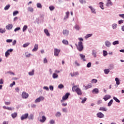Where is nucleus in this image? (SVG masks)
<instances>
[{"mask_svg": "<svg viewBox=\"0 0 124 124\" xmlns=\"http://www.w3.org/2000/svg\"><path fill=\"white\" fill-rule=\"evenodd\" d=\"M75 45L77 46V48L79 52H82V51H83V49H84V46L83 45V43L82 42L79 41L78 43V45L76 44Z\"/></svg>", "mask_w": 124, "mask_h": 124, "instance_id": "f257e3e1", "label": "nucleus"}, {"mask_svg": "<svg viewBox=\"0 0 124 124\" xmlns=\"http://www.w3.org/2000/svg\"><path fill=\"white\" fill-rule=\"evenodd\" d=\"M69 95H70V93H66V94L64 96H63L62 98V100H61V102H63L64 100H66L68 98V97L69 96Z\"/></svg>", "mask_w": 124, "mask_h": 124, "instance_id": "f03ea898", "label": "nucleus"}, {"mask_svg": "<svg viewBox=\"0 0 124 124\" xmlns=\"http://www.w3.org/2000/svg\"><path fill=\"white\" fill-rule=\"evenodd\" d=\"M60 53H61V49H59L58 48H54V56H55V57H58Z\"/></svg>", "mask_w": 124, "mask_h": 124, "instance_id": "7ed1b4c3", "label": "nucleus"}, {"mask_svg": "<svg viewBox=\"0 0 124 124\" xmlns=\"http://www.w3.org/2000/svg\"><path fill=\"white\" fill-rule=\"evenodd\" d=\"M44 99H45L44 97L42 96H40L35 100V103H37L38 102H40V101H43Z\"/></svg>", "mask_w": 124, "mask_h": 124, "instance_id": "20e7f679", "label": "nucleus"}, {"mask_svg": "<svg viewBox=\"0 0 124 124\" xmlns=\"http://www.w3.org/2000/svg\"><path fill=\"white\" fill-rule=\"evenodd\" d=\"M22 97L24 99L28 98V97H29V94L25 92H23L22 93Z\"/></svg>", "mask_w": 124, "mask_h": 124, "instance_id": "39448f33", "label": "nucleus"}, {"mask_svg": "<svg viewBox=\"0 0 124 124\" xmlns=\"http://www.w3.org/2000/svg\"><path fill=\"white\" fill-rule=\"evenodd\" d=\"M28 117H29V114L26 113L25 114H23L20 117V119H21V121H23V120H26V119H28Z\"/></svg>", "mask_w": 124, "mask_h": 124, "instance_id": "423d86ee", "label": "nucleus"}, {"mask_svg": "<svg viewBox=\"0 0 124 124\" xmlns=\"http://www.w3.org/2000/svg\"><path fill=\"white\" fill-rule=\"evenodd\" d=\"M96 116L99 119H101L102 118H104V114L102 112H98L97 113Z\"/></svg>", "mask_w": 124, "mask_h": 124, "instance_id": "0eeeda50", "label": "nucleus"}, {"mask_svg": "<svg viewBox=\"0 0 124 124\" xmlns=\"http://www.w3.org/2000/svg\"><path fill=\"white\" fill-rule=\"evenodd\" d=\"M62 33L63 35H65L66 36H67V35L69 34V31L67 30H63Z\"/></svg>", "mask_w": 124, "mask_h": 124, "instance_id": "6e6552de", "label": "nucleus"}, {"mask_svg": "<svg viewBox=\"0 0 124 124\" xmlns=\"http://www.w3.org/2000/svg\"><path fill=\"white\" fill-rule=\"evenodd\" d=\"M110 98H111V96L109 95H106L104 97L103 99H104L105 101H107V100H108V99H110Z\"/></svg>", "mask_w": 124, "mask_h": 124, "instance_id": "1a4fd4ad", "label": "nucleus"}, {"mask_svg": "<svg viewBox=\"0 0 124 124\" xmlns=\"http://www.w3.org/2000/svg\"><path fill=\"white\" fill-rule=\"evenodd\" d=\"M76 92L78 94V95H81L82 94V91H81V89L79 88H77Z\"/></svg>", "mask_w": 124, "mask_h": 124, "instance_id": "9d476101", "label": "nucleus"}, {"mask_svg": "<svg viewBox=\"0 0 124 124\" xmlns=\"http://www.w3.org/2000/svg\"><path fill=\"white\" fill-rule=\"evenodd\" d=\"M38 49V44H35L33 49L32 50V52H35L37 51Z\"/></svg>", "mask_w": 124, "mask_h": 124, "instance_id": "9b49d317", "label": "nucleus"}, {"mask_svg": "<svg viewBox=\"0 0 124 124\" xmlns=\"http://www.w3.org/2000/svg\"><path fill=\"white\" fill-rule=\"evenodd\" d=\"M100 111H102L103 112H106L107 111V108L104 107H101L99 108Z\"/></svg>", "mask_w": 124, "mask_h": 124, "instance_id": "f8f14e48", "label": "nucleus"}, {"mask_svg": "<svg viewBox=\"0 0 124 124\" xmlns=\"http://www.w3.org/2000/svg\"><path fill=\"white\" fill-rule=\"evenodd\" d=\"M79 55L81 60H83V62H86V59H85L86 56L82 54H79Z\"/></svg>", "mask_w": 124, "mask_h": 124, "instance_id": "ddd939ff", "label": "nucleus"}, {"mask_svg": "<svg viewBox=\"0 0 124 124\" xmlns=\"http://www.w3.org/2000/svg\"><path fill=\"white\" fill-rule=\"evenodd\" d=\"M89 8L91 10L92 13L95 14L96 13L95 12V9L93 8L92 6H89Z\"/></svg>", "mask_w": 124, "mask_h": 124, "instance_id": "4468645a", "label": "nucleus"}, {"mask_svg": "<svg viewBox=\"0 0 124 124\" xmlns=\"http://www.w3.org/2000/svg\"><path fill=\"white\" fill-rule=\"evenodd\" d=\"M12 28H13V25H12V24H9L6 26V29H7V30H11Z\"/></svg>", "mask_w": 124, "mask_h": 124, "instance_id": "2eb2a0df", "label": "nucleus"}, {"mask_svg": "<svg viewBox=\"0 0 124 124\" xmlns=\"http://www.w3.org/2000/svg\"><path fill=\"white\" fill-rule=\"evenodd\" d=\"M46 121V117H45V116H42V119L40 120V122L41 123H44Z\"/></svg>", "mask_w": 124, "mask_h": 124, "instance_id": "dca6fc26", "label": "nucleus"}, {"mask_svg": "<svg viewBox=\"0 0 124 124\" xmlns=\"http://www.w3.org/2000/svg\"><path fill=\"white\" fill-rule=\"evenodd\" d=\"M44 32L47 36H50V33H49V31H48V30L45 29Z\"/></svg>", "mask_w": 124, "mask_h": 124, "instance_id": "f3484780", "label": "nucleus"}, {"mask_svg": "<svg viewBox=\"0 0 124 124\" xmlns=\"http://www.w3.org/2000/svg\"><path fill=\"white\" fill-rule=\"evenodd\" d=\"M105 44L107 47H110L111 46V43L108 41H106Z\"/></svg>", "mask_w": 124, "mask_h": 124, "instance_id": "a211bd4d", "label": "nucleus"}, {"mask_svg": "<svg viewBox=\"0 0 124 124\" xmlns=\"http://www.w3.org/2000/svg\"><path fill=\"white\" fill-rule=\"evenodd\" d=\"M17 112H14V113H12L11 114V116L13 118V119H15L16 117H17Z\"/></svg>", "mask_w": 124, "mask_h": 124, "instance_id": "6ab92c4d", "label": "nucleus"}, {"mask_svg": "<svg viewBox=\"0 0 124 124\" xmlns=\"http://www.w3.org/2000/svg\"><path fill=\"white\" fill-rule=\"evenodd\" d=\"M85 90H88V89H91L92 88V84H89L86 86H84Z\"/></svg>", "mask_w": 124, "mask_h": 124, "instance_id": "aec40b11", "label": "nucleus"}, {"mask_svg": "<svg viewBox=\"0 0 124 124\" xmlns=\"http://www.w3.org/2000/svg\"><path fill=\"white\" fill-rule=\"evenodd\" d=\"M113 3L111 1V0H108V3H107V6H109V5H112Z\"/></svg>", "mask_w": 124, "mask_h": 124, "instance_id": "412c9836", "label": "nucleus"}, {"mask_svg": "<svg viewBox=\"0 0 124 124\" xmlns=\"http://www.w3.org/2000/svg\"><path fill=\"white\" fill-rule=\"evenodd\" d=\"M62 42V44H64L65 45H68V41L66 40H63Z\"/></svg>", "mask_w": 124, "mask_h": 124, "instance_id": "4be33fe9", "label": "nucleus"}, {"mask_svg": "<svg viewBox=\"0 0 124 124\" xmlns=\"http://www.w3.org/2000/svg\"><path fill=\"white\" fill-rule=\"evenodd\" d=\"M93 93H98V90L97 88H95L93 90Z\"/></svg>", "mask_w": 124, "mask_h": 124, "instance_id": "5701e85b", "label": "nucleus"}, {"mask_svg": "<svg viewBox=\"0 0 124 124\" xmlns=\"http://www.w3.org/2000/svg\"><path fill=\"white\" fill-rule=\"evenodd\" d=\"M27 29H28V26L24 25L23 29H22V31H23V32L24 31H27Z\"/></svg>", "mask_w": 124, "mask_h": 124, "instance_id": "b1692460", "label": "nucleus"}, {"mask_svg": "<svg viewBox=\"0 0 124 124\" xmlns=\"http://www.w3.org/2000/svg\"><path fill=\"white\" fill-rule=\"evenodd\" d=\"M99 4H100V7L102 9H104V6H103V2H100Z\"/></svg>", "mask_w": 124, "mask_h": 124, "instance_id": "393cba45", "label": "nucleus"}, {"mask_svg": "<svg viewBox=\"0 0 124 124\" xmlns=\"http://www.w3.org/2000/svg\"><path fill=\"white\" fill-rule=\"evenodd\" d=\"M110 72V70L109 69H106L104 70V73L105 74H108Z\"/></svg>", "mask_w": 124, "mask_h": 124, "instance_id": "a878e982", "label": "nucleus"}, {"mask_svg": "<svg viewBox=\"0 0 124 124\" xmlns=\"http://www.w3.org/2000/svg\"><path fill=\"white\" fill-rule=\"evenodd\" d=\"M115 81L116 82V84L117 85H120V80L119 79V78H115Z\"/></svg>", "mask_w": 124, "mask_h": 124, "instance_id": "bb28decb", "label": "nucleus"}, {"mask_svg": "<svg viewBox=\"0 0 124 124\" xmlns=\"http://www.w3.org/2000/svg\"><path fill=\"white\" fill-rule=\"evenodd\" d=\"M28 11H30V12H33V8H32L31 7H29L28 8Z\"/></svg>", "mask_w": 124, "mask_h": 124, "instance_id": "cd10ccee", "label": "nucleus"}, {"mask_svg": "<svg viewBox=\"0 0 124 124\" xmlns=\"http://www.w3.org/2000/svg\"><path fill=\"white\" fill-rule=\"evenodd\" d=\"M52 77L53 79H56V78H58V74L54 73L52 75Z\"/></svg>", "mask_w": 124, "mask_h": 124, "instance_id": "c85d7f7f", "label": "nucleus"}, {"mask_svg": "<svg viewBox=\"0 0 124 124\" xmlns=\"http://www.w3.org/2000/svg\"><path fill=\"white\" fill-rule=\"evenodd\" d=\"M77 86H74L72 87V91L73 92H76V90H77Z\"/></svg>", "mask_w": 124, "mask_h": 124, "instance_id": "c756f323", "label": "nucleus"}, {"mask_svg": "<svg viewBox=\"0 0 124 124\" xmlns=\"http://www.w3.org/2000/svg\"><path fill=\"white\" fill-rule=\"evenodd\" d=\"M112 104H113V99H111L108 103V106L109 107L110 106H111V105H112Z\"/></svg>", "mask_w": 124, "mask_h": 124, "instance_id": "7c9ffc66", "label": "nucleus"}, {"mask_svg": "<svg viewBox=\"0 0 124 124\" xmlns=\"http://www.w3.org/2000/svg\"><path fill=\"white\" fill-rule=\"evenodd\" d=\"M69 16V12H66V16L64 18V19H67Z\"/></svg>", "mask_w": 124, "mask_h": 124, "instance_id": "2f4dec72", "label": "nucleus"}, {"mask_svg": "<svg viewBox=\"0 0 124 124\" xmlns=\"http://www.w3.org/2000/svg\"><path fill=\"white\" fill-rule=\"evenodd\" d=\"M9 7H10V5L8 4L4 7V10H8L9 9Z\"/></svg>", "mask_w": 124, "mask_h": 124, "instance_id": "473e14b6", "label": "nucleus"}, {"mask_svg": "<svg viewBox=\"0 0 124 124\" xmlns=\"http://www.w3.org/2000/svg\"><path fill=\"white\" fill-rule=\"evenodd\" d=\"M34 74V70H32L31 72H30L29 73V75H30V76H31Z\"/></svg>", "mask_w": 124, "mask_h": 124, "instance_id": "72a5a7b5", "label": "nucleus"}, {"mask_svg": "<svg viewBox=\"0 0 124 124\" xmlns=\"http://www.w3.org/2000/svg\"><path fill=\"white\" fill-rule=\"evenodd\" d=\"M30 45V43H27L26 44H24L23 45V47L24 48H26V47H28V46H29Z\"/></svg>", "mask_w": 124, "mask_h": 124, "instance_id": "f704fd0d", "label": "nucleus"}, {"mask_svg": "<svg viewBox=\"0 0 124 124\" xmlns=\"http://www.w3.org/2000/svg\"><path fill=\"white\" fill-rule=\"evenodd\" d=\"M92 35H93V34H88L85 37V38L86 39H88V38H89V37H91Z\"/></svg>", "mask_w": 124, "mask_h": 124, "instance_id": "c9c22d12", "label": "nucleus"}, {"mask_svg": "<svg viewBox=\"0 0 124 124\" xmlns=\"http://www.w3.org/2000/svg\"><path fill=\"white\" fill-rule=\"evenodd\" d=\"M18 13L19 12H18V11H15L13 12V16H16V15H17V14H18Z\"/></svg>", "mask_w": 124, "mask_h": 124, "instance_id": "e433bc0d", "label": "nucleus"}, {"mask_svg": "<svg viewBox=\"0 0 124 124\" xmlns=\"http://www.w3.org/2000/svg\"><path fill=\"white\" fill-rule=\"evenodd\" d=\"M113 99L114 100H115V101L116 102H117L118 103H120V100H118V98L116 97H113Z\"/></svg>", "mask_w": 124, "mask_h": 124, "instance_id": "4c0bfd02", "label": "nucleus"}, {"mask_svg": "<svg viewBox=\"0 0 124 124\" xmlns=\"http://www.w3.org/2000/svg\"><path fill=\"white\" fill-rule=\"evenodd\" d=\"M29 120H33V114H30V115L29 116Z\"/></svg>", "mask_w": 124, "mask_h": 124, "instance_id": "58836bf2", "label": "nucleus"}, {"mask_svg": "<svg viewBox=\"0 0 124 124\" xmlns=\"http://www.w3.org/2000/svg\"><path fill=\"white\" fill-rule=\"evenodd\" d=\"M117 27H118V25H117L116 24H112V28L113 30H115V29H117Z\"/></svg>", "mask_w": 124, "mask_h": 124, "instance_id": "ea45409f", "label": "nucleus"}, {"mask_svg": "<svg viewBox=\"0 0 124 124\" xmlns=\"http://www.w3.org/2000/svg\"><path fill=\"white\" fill-rule=\"evenodd\" d=\"M119 41H115L112 43L113 45H117L119 44Z\"/></svg>", "mask_w": 124, "mask_h": 124, "instance_id": "a19ab883", "label": "nucleus"}, {"mask_svg": "<svg viewBox=\"0 0 124 124\" xmlns=\"http://www.w3.org/2000/svg\"><path fill=\"white\" fill-rule=\"evenodd\" d=\"M5 57H6V58H7V57H8V56H9V55H10V53H9V52L7 50L5 52Z\"/></svg>", "mask_w": 124, "mask_h": 124, "instance_id": "79ce46f5", "label": "nucleus"}, {"mask_svg": "<svg viewBox=\"0 0 124 124\" xmlns=\"http://www.w3.org/2000/svg\"><path fill=\"white\" fill-rule=\"evenodd\" d=\"M107 55H108L107 51L104 50L103 51V56L104 57H106Z\"/></svg>", "mask_w": 124, "mask_h": 124, "instance_id": "37998d69", "label": "nucleus"}, {"mask_svg": "<svg viewBox=\"0 0 124 124\" xmlns=\"http://www.w3.org/2000/svg\"><path fill=\"white\" fill-rule=\"evenodd\" d=\"M37 7L38 8H41L42 7V5H41V4L38 3H37Z\"/></svg>", "mask_w": 124, "mask_h": 124, "instance_id": "c03bdc74", "label": "nucleus"}, {"mask_svg": "<svg viewBox=\"0 0 124 124\" xmlns=\"http://www.w3.org/2000/svg\"><path fill=\"white\" fill-rule=\"evenodd\" d=\"M25 56H26V58H29V57H31V54L29 53L28 52H26L25 53Z\"/></svg>", "mask_w": 124, "mask_h": 124, "instance_id": "a18cd8bd", "label": "nucleus"}, {"mask_svg": "<svg viewBox=\"0 0 124 124\" xmlns=\"http://www.w3.org/2000/svg\"><path fill=\"white\" fill-rule=\"evenodd\" d=\"M7 110H9V111H12V110H14V108L11 107H8Z\"/></svg>", "mask_w": 124, "mask_h": 124, "instance_id": "49530a36", "label": "nucleus"}, {"mask_svg": "<svg viewBox=\"0 0 124 124\" xmlns=\"http://www.w3.org/2000/svg\"><path fill=\"white\" fill-rule=\"evenodd\" d=\"M20 30H21V28H20V27H17V28H16L14 30V31L16 32V31H20Z\"/></svg>", "mask_w": 124, "mask_h": 124, "instance_id": "de8ad7c7", "label": "nucleus"}, {"mask_svg": "<svg viewBox=\"0 0 124 124\" xmlns=\"http://www.w3.org/2000/svg\"><path fill=\"white\" fill-rule=\"evenodd\" d=\"M61 115H62V114L61 113V112H58L56 113V117H60Z\"/></svg>", "mask_w": 124, "mask_h": 124, "instance_id": "09e8293b", "label": "nucleus"}, {"mask_svg": "<svg viewBox=\"0 0 124 124\" xmlns=\"http://www.w3.org/2000/svg\"><path fill=\"white\" fill-rule=\"evenodd\" d=\"M79 2L80 3H82V4L86 3V0H79Z\"/></svg>", "mask_w": 124, "mask_h": 124, "instance_id": "8fccbe9b", "label": "nucleus"}, {"mask_svg": "<svg viewBox=\"0 0 124 124\" xmlns=\"http://www.w3.org/2000/svg\"><path fill=\"white\" fill-rule=\"evenodd\" d=\"M86 101H87V98H84L83 99H82L81 101V103H85Z\"/></svg>", "mask_w": 124, "mask_h": 124, "instance_id": "3c124183", "label": "nucleus"}, {"mask_svg": "<svg viewBox=\"0 0 124 124\" xmlns=\"http://www.w3.org/2000/svg\"><path fill=\"white\" fill-rule=\"evenodd\" d=\"M92 83H97V80L96 79H93L92 80Z\"/></svg>", "mask_w": 124, "mask_h": 124, "instance_id": "603ef678", "label": "nucleus"}, {"mask_svg": "<svg viewBox=\"0 0 124 124\" xmlns=\"http://www.w3.org/2000/svg\"><path fill=\"white\" fill-rule=\"evenodd\" d=\"M91 66H92V63L89 62L87 65V67H91Z\"/></svg>", "mask_w": 124, "mask_h": 124, "instance_id": "864d4df0", "label": "nucleus"}, {"mask_svg": "<svg viewBox=\"0 0 124 124\" xmlns=\"http://www.w3.org/2000/svg\"><path fill=\"white\" fill-rule=\"evenodd\" d=\"M101 103H102V100H100L97 101V104H98V105H99L100 104H101Z\"/></svg>", "mask_w": 124, "mask_h": 124, "instance_id": "5fc2aeb1", "label": "nucleus"}, {"mask_svg": "<svg viewBox=\"0 0 124 124\" xmlns=\"http://www.w3.org/2000/svg\"><path fill=\"white\" fill-rule=\"evenodd\" d=\"M49 8L50 10H51V11H53V9H54L55 8L53 6H49Z\"/></svg>", "mask_w": 124, "mask_h": 124, "instance_id": "6e6d98bb", "label": "nucleus"}, {"mask_svg": "<svg viewBox=\"0 0 124 124\" xmlns=\"http://www.w3.org/2000/svg\"><path fill=\"white\" fill-rule=\"evenodd\" d=\"M0 32L1 33H3V32H5V30H2V29H0Z\"/></svg>", "mask_w": 124, "mask_h": 124, "instance_id": "4d7b16f0", "label": "nucleus"}, {"mask_svg": "<svg viewBox=\"0 0 124 124\" xmlns=\"http://www.w3.org/2000/svg\"><path fill=\"white\" fill-rule=\"evenodd\" d=\"M58 88L59 89H62V88H63V85L62 84H60L58 86Z\"/></svg>", "mask_w": 124, "mask_h": 124, "instance_id": "13d9d810", "label": "nucleus"}, {"mask_svg": "<svg viewBox=\"0 0 124 124\" xmlns=\"http://www.w3.org/2000/svg\"><path fill=\"white\" fill-rule=\"evenodd\" d=\"M44 115H45V114L43 112H41L40 113V117H43V116H44Z\"/></svg>", "mask_w": 124, "mask_h": 124, "instance_id": "bf43d9fd", "label": "nucleus"}, {"mask_svg": "<svg viewBox=\"0 0 124 124\" xmlns=\"http://www.w3.org/2000/svg\"><path fill=\"white\" fill-rule=\"evenodd\" d=\"M93 57H94V58H96V53L95 52H93Z\"/></svg>", "mask_w": 124, "mask_h": 124, "instance_id": "052dcab7", "label": "nucleus"}, {"mask_svg": "<svg viewBox=\"0 0 124 124\" xmlns=\"http://www.w3.org/2000/svg\"><path fill=\"white\" fill-rule=\"evenodd\" d=\"M49 123L50 124H55V121H54L53 120H51L49 121Z\"/></svg>", "mask_w": 124, "mask_h": 124, "instance_id": "680f3d73", "label": "nucleus"}, {"mask_svg": "<svg viewBox=\"0 0 124 124\" xmlns=\"http://www.w3.org/2000/svg\"><path fill=\"white\" fill-rule=\"evenodd\" d=\"M15 85V81H13L12 83L10 85V87H12Z\"/></svg>", "mask_w": 124, "mask_h": 124, "instance_id": "e2e57ef3", "label": "nucleus"}, {"mask_svg": "<svg viewBox=\"0 0 124 124\" xmlns=\"http://www.w3.org/2000/svg\"><path fill=\"white\" fill-rule=\"evenodd\" d=\"M113 68H114V65L110 64L109 65V69H113Z\"/></svg>", "mask_w": 124, "mask_h": 124, "instance_id": "0e129e2a", "label": "nucleus"}, {"mask_svg": "<svg viewBox=\"0 0 124 124\" xmlns=\"http://www.w3.org/2000/svg\"><path fill=\"white\" fill-rule=\"evenodd\" d=\"M123 23H124V20H121L118 21V23L119 24V25L123 24Z\"/></svg>", "mask_w": 124, "mask_h": 124, "instance_id": "69168bd1", "label": "nucleus"}, {"mask_svg": "<svg viewBox=\"0 0 124 124\" xmlns=\"http://www.w3.org/2000/svg\"><path fill=\"white\" fill-rule=\"evenodd\" d=\"M6 42H7L8 43L12 42V39H7L6 40Z\"/></svg>", "mask_w": 124, "mask_h": 124, "instance_id": "338daca9", "label": "nucleus"}, {"mask_svg": "<svg viewBox=\"0 0 124 124\" xmlns=\"http://www.w3.org/2000/svg\"><path fill=\"white\" fill-rule=\"evenodd\" d=\"M11 103L10 102H5V105H10Z\"/></svg>", "mask_w": 124, "mask_h": 124, "instance_id": "774afa93", "label": "nucleus"}]
</instances>
